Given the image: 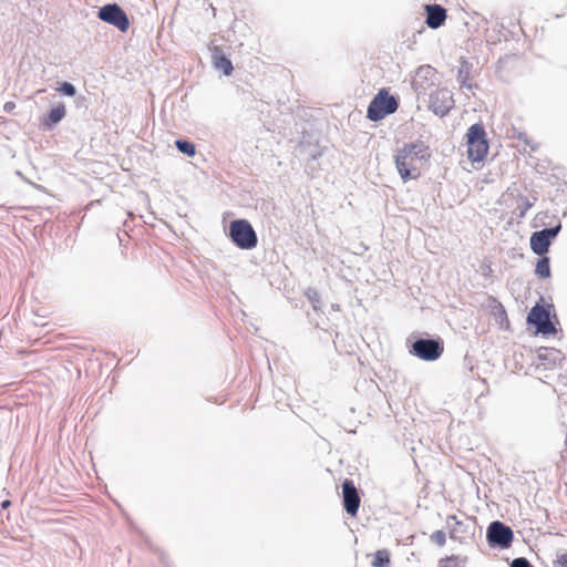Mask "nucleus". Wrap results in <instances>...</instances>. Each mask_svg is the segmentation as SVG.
Listing matches in <instances>:
<instances>
[{
  "label": "nucleus",
  "mask_w": 567,
  "mask_h": 567,
  "mask_svg": "<svg viewBox=\"0 0 567 567\" xmlns=\"http://www.w3.org/2000/svg\"><path fill=\"white\" fill-rule=\"evenodd\" d=\"M430 155L429 146L422 141L404 144L399 148L395 166L403 182L416 179L420 176V164Z\"/></svg>",
  "instance_id": "obj_1"
},
{
  "label": "nucleus",
  "mask_w": 567,
  "mask_h": 567,
  "mask_svg": "<svg viewBox=\"0 0 567 567\" xmlns=\"http://www.w3.org/2000/svg\"><path fill=\"white\" fill-rule=\"evenodd\" d=\"M399 102L391 95L386 89H381L370 102L367 110V117L370 121L378 122L385 116L396 112Z\"/></svg>",
  "instance_id": "obj_2"
},
{
  "label": "nucleus",
  "mask_w": 567,
  "mask_h": 567,
  "mask_svg": "<svg viewBox=\"0 0 567 567\" xmlns=\"http://www.w3.org/2000/svg\"><path fill=\"white\" fill-rule=\"evenodd\" d=\"M467 156L472 162H481L488 152L485 128L481 123L470 126L467 133Z\"/></svg>",
  "instance_id": "obj_3"
},
{
  "label": "nucleus",
  "mask_w": 567,
  "mask_h": 567,
  "mask_svg": "<svg viewBox=\"0 0 567 567\" xmlns=\"http://www.w3.org/2000/svg\"><path fill=\"white\" fill-rule=\"evenodd\" d=\"M229 237L238 248H255L257 234L247 219H235L229 224Z\"/></svg>",
  "instance_id": "obj_4"
},
{
  "label": "nucleus",
  "mask_w": 567,
  "mask_h": 567,
  "mask_svg": "<svg viewBox=\"0 0 567 567\" xmlns=\"http://www.w3.org/2000/svg\"><path fill=\"white\" fill-rule=\"evenodd\" d=\"M410 353L424 361H434L443 353L440 339L417 338L411 346Z\"/></svg>",
  "instance_id": "obj_5"
},
{
  "label": "nucleus",
  "mask_w": 567,
  "mask_h": 567,
  "mask_svg": "<svg viewBox=\"0 0 567 567\" xmlns=\"http://www.w3.org/2000/svg\"><path fill=\"white\" fill-rule=\"evenodd\" d=\"M486 538L491 547L506 549L512 546L514 533L503 522L494 520L487 527Z\"/></svg>",
  "instance_id": "obj_6"
},
{
  "label": "nucleus",
  "mask_w": 567,
  "mask_h": 567,
  "mask_svg": "<svg viewBox=\"0 0 567 567\" xmlns=\"http://www.w3.org/2000/svg\"><path fill=\"white\" fill-rule=\"evenodd\" d=\"M97 18L120 31L125 32L130 28L126 12L117 3H106L99 9Z\"/></svg>",
  "instance_id": "obj_7"
},
{
  "label": "nucleus",
  "mask_w": 567,
  "mask_h": 567,
  "mask_svg": "<svg viewBox=\"0 0 567 567\" xmlns=\"http://www.w3.org/2000/svg\"><path fill=\"white\" fill-rule=\"evenodd\" d=\"M455 105L452 91L446 87L435 89L430 93L427 107L435 115L445 116Z\"/></svg>",
  "instance_id": "obj_8"
},
{
  "label": "nucleus",
  "mask_w": 567,
  "mask_h": 567,
  "mask_svg": "<svg viewBox=\"0 0 567 567\" xmlns=\"http://www.w3.org/2000/svg\"><path fill=\"white\" fill-rule=\"evenodd\" d=\"M527 323L535 326L538 332L550 334L556 331L549 319V311L540 305H535L527 315Z\"/></svg>",
  "instance_id": "obj_9"
},
{
  "label": "nucleus",
  "mask_w": 567,
  "mask_h": 567,
  "mask_svg": "<svg viewBox=\"0 0 567 567\" xmlns=\"http://www.w3.org/2000/svg\"><path fill=\"white\" fill-rule=\"evenodd\" d=\"M342 498L346 512L351 516H355L359 511L361 499L358 494V489L351 480H344L342 483Z\"/></svg>",
  "instance_id": "obj_10"
},
{
  "label": "nucleus",
  "mask_w": 567,
  "mask_h": 567,
  "mask_svg": "<svg viewBox=\"0 0 567 567\" xmlns=\"http://www.w3.org/2000/svg\"><path fill=\"white\" fill-rule=\"evenodd\" d=\"M561 224L534 231L529 239V248H549L553 240L558 236Z\"/></svg>",
  "instance_id": "obj_11"
},
{
  "label": "nucleus",
  "mask_w": 567,
  "mask_h": 567,
  "mask_svg": "<svg viewBox=\"0 0 567 567\" xmlns=\"http://www.w3.org/2000/svg\"><path fill=\"white\" fill-rule=\"evenodd\" d=\"M424 10L426 13L425 23L431 29H439L444 24L447 13L444 7L436 3H430L424 6Z\"/></svg>",
  "instance_id": "obj_12"
},
{
  "label": "nucleus",
  "mask_w": 567,
  "mask_h": 567,
  "mask_svg": "<svg viewBox=\"0 0 567 567\" xmlns=\"http://www.w3.org/2000/svg\"><path fill=\"white\" fill-rule=\"evenodd\" d=\"M213 65L216 70H220L224 75L229 76L234 71L231 61L224 54L223 50L215 45L212 49Z\"/></svg>",
  "instance_id": "obj_13"
},
{
  "label": "nucleus",
  "mask_w": 567,
  "mask_h": 567,
  "mask_svg": "<svg viewBox=\"0 0 567 567\" xmlns=\"http://www.w3.org/2000/svg\"><path fill=\"white\" fill-rule=\"evenodd\" d=\"M66 111L63 103L53 106L48 115L42 120V126L47 130L52 128L65 117Z\"/></svg>",
  "instance_id": "obj_14"
},
{
  "label": "nucleus",
  "mask_w": 567,
  "mask_h": 567,
  "mask_svg": "<svg viewBox=\"0 0 567 567\" xmlns=\"http://www.w3.org/2000/svg\"><path fill=\"white\" fill-rule=\"evenodd\" d=\"M472 63L466 59H460V65L457 71V81L460 82L462 87L471 90L474 85L470 82V76L472 72Z\"/></svg>",
  "instance_id": "obj_15"
},
{
  "label": "nucleus",
  "mask_w": 567,
  "mask_h": 567,
  "mask_svg": "<svg viewBox=\"0 0 567 567\" xmlns=\"http://www.w3.org/2000/svg\"><path fill=\"white\" fill-rule=\"evenodd\" d=\"M539 255L540 258L537 260L535 272L542 278H548L550 276L549 258L544 256L549 250H533Z\"/></svg>",
  "instance_id": "obj_16"
},
{
  "label": "nucleus",
  "mask_w": 567,
  "mask_h": 567,
  "mask_svg": "<svg viewBox=\"0 0 567 567\" xmlns=\"http://www.w3.org/2000/svg\"><path fill=\"white\" fill-rule=\"evenodd\" d=\"M537 200V197H526V196H519V202L517 204L516 210H518L517 216L524 217L529 208H532Z\"/></svg>",
  "instance_id": "obj_17"
},
{
  "label": "nucleus",
  "mask_w": 567,
  "mask_h": 567,
  "mask_svg": "<svg viewBox=\"0 0 567 567\" xmlns=\"http://www.w3.org/2000/svg\"><path fill=\"white\" fill-rule=\"evenodd\" d=\"M390 553L388 549L377 550L372 560L373 567H390Z\"/></svg>",
  "instance_id": "obj_18"
},
{
  "label": "nucleus",
  "mask_w": 567,
  "mask_h": 567,
  "mask_svg": "<svg viewBox=\"0 0 567 567\" xmlns=\"http://www.w3.org/2000/svg\"><path fill=\"white\" fill-rule=\"evenodd\" d=\"M175 145L181 153L187 156H194L196 154L195 144L188 140H176Z\"/></svg>",
  "instance_id": "obj_19"
},
{
  "label": "nucleus",
  "mask_w": 567,
  "mask_h": 567,
  "mask_svg": "<svg viewBox=\"0 0 567 567\" xmlns=\"http://www.w3.org/2000/svg\"><path fill=\"white\" fill-rule=\"evenodd\" d=\"M307 299L312 305L313 310H318L321 305L320 295L313 288H308L305 292Z\"/></svg>",
  "instance_id": "obj_20"
},
{
  "label": "nucleus",
  "mask_w": 567,
  "mask_h": 567,
  "mask_svg": "<svg viewBox=\"0 0 567 567\" xmlns=\"http://www.w3.org/2000/svg\"><path fill=\"white\" fill-rule=\"evenodd\" d=\"M59 92L66 96H74L76 94L75 86L70 82H62Z\"/></svg>",
  "instance_id": "obj_21"
},
{
  "label": "nucleus",
  "mask_w": 567,
  "mask_h": 567,
  "mask_svg": "<svg viewBox=\"0 0 567 567\" xmlns=\"http://www.w3.org/2000/svg\"><path fill=\"white\" fill-rule=\"evenodd\" d=\"M430 538L437 546H443L446 542V535L443 530H435Z\"/></svg>",
  "instance_id": "obj_22"
},
{
  "label": "nucleus",
  "mask_w": 567,
  "mask_h": 567,
  "mask_svg": "<svg viewBox=\"0 0 567 567\" xmlns=\"http://www.w3.org/2000/svg\"><path fill=\"white\" fill-rule=\"evenodd\" d=\"M511 567H533L529 560L525 557L514 558L509 565Z\"/></svg>",
  "instance_id": "obj_23"
},
{
  "label": "nucleus",
  "mask_w": 567,
  "mask_h": 567,
  "mask_svg": "<svg viewBox=\"0 0 567 567\" xmlns=\"http://www.w3.org/2000/svg\"><path fill=\"white\" fill-rule=\"evenodd\" d=\"M458 558L456 556H451L445 559L440 560V567H457Z\"/></svg>",
  "instance_id": "obj_24"
},
{
  "label": "nucleus",
  "mask_w": 567,
  "mask_h": 567,
  "mask_svg": "<svg viewBox=\"0 0 567 567\" xmlns=\"http://www.w3.org/2000/svg\"><path fill=\"white\" fill-rule=\"evenodd\" d=\"M556 564L558 567H567V553L557 557Z\"/></svg>",
  "instance_id": "obj_25"
},
{
  "label": "nucleus",
  "mask_w": 567,
  "mask_h": 567,
  "mask_svg": "<svg viewBox=\"0 0 567 567\" xmlns=\"http://www.w3.org/2000/svg\"><path fill=\"white\" fill-rule=\"evenodd\" d=\"M452 520L455 523V525H461V522H458L454 515L447 517V524L450 525Z\"/></svg>",
  "instance_id": "obj_26"
},
{
  "label": "nucleus",
  "mask_w": 567,
  "mask_h": 567,
  "mask_svg": "<svg viewBox=\"0 0 567 567\" xmlns=\"http://www.w3.org/2000/svg\"><path fill=\"white\" fill-rule=\"evenodd\" d=\"M11 505V502L9 499H6L1 503L2 508H8Z\"/></svg>",
  "instance_id": "obj_27"
},
{
  "label": "nucleus",
  "mask_w": 567,
  "mask_h": 567,
  "mask_svg": "<svg viewBox=\"0 0 567 567\" xmlns=\"http://www.w3.org/2000/svg\"><path fill=\"white\" fill-rule=\"evenodd\" d=\"M450 538L451 539H456V529L453 528L451 532H450Z\"/></svg>",
  "instance_id": "obj_28"
},
{
  "label": "nucleus",
  "mask_w": 567,
  "mask_h": 567,
  "mask_svg": "<svg viewBox=\"0 0 567 567\" xmlns=\"http://www.w3.org/2000/svg\"><path fill=\"white\" fill-rule=\"evenodd\" d=\"M13 106H14V104H13V103H7V104L4 105V109H6V110H11Z\"/></svg>",
  "instance_id": "obj_29"
}]
</instances>
